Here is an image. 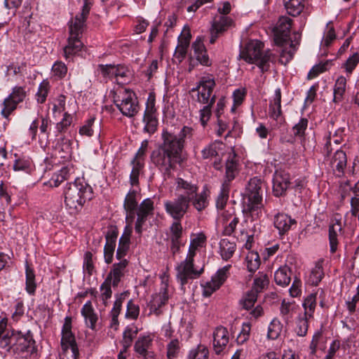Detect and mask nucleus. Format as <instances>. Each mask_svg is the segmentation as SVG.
I'll use <instances>...</instances> for the list:
<instances>
[{"label": "nucleus", "instance_id": "f257e3e1", "mask_svg": "<svg viewBox=\"0 0 359 359\" xmlns=\"http://www.w3.org/2000/svg\"><path fill=\"white\" fill-rule=\"evenodd\" d=\"M193 135L194 130L188 126H184L178 134L163 130V142L152 151L150 158L164 178H169L177 165L182 162L185 140L191 138Z\"/></svg>", "mask_w": 359, "mask_h": 359}, {"label": "nucleus", "instance_id": "f03ea898", "mask_svg": "<svg viewBox=\"0 0 359 359\" xmlns=\"http://www.w3.org/2000/svg\"><path fill=\"white\" fill-rule=\"evenodd\" d=\"M92 4V0H84L81 13L76 15L74 19L69 22V36L67 44L63 48L64 57L66 60L72 59L83 46V43L80 40V36L83 33L86 20Z\"/></svg>", "mask_w": 359, "mask_h": 359}, {"label": "nucleus", "instance_id": "7ed1b4c3", "mask_svg": "<svg viewBox=\"0 0 359 359\" xmlns=\"http://www.w3.org/2000/svg\"><path fill=\"white\" fill-rule=\"evenodd\" d=\"M93 189L83 178H76L65 191V203L72 211L81 210L87 201L93 198Z\"/></svg>", "mask_w": 359, "mask_h": 359}, {"label": "nucleus", "instance_id": "20e7f679", "mask_svg": "<svg viewBox=\"0 0 359 359\" xmlns=\"http://www.w3.org/2000/svg\"><path fill=\"white\" fill-rule=\"evenodd\" d=\"M176 196H183L184 200L192 205L199 212L208 205V194L206 191L198 193V187L182 178L176 180Z\"/></svg>", "mask_w": 359, "mask_h": 359}, {"label": "nucleus", "instance_id": "39448f33", "mask_svg": "<svg viewBox=\"0 0 359 359\" xmlns=\"http://www.w3.org/2000/svg\"><path fill=\"white\" fill-rule=\"evenodd\" d=\"M264 43L258 40H251L241 52V57L248 63H255L262 72L270 67L271 53L269 50H263Z\"/></svg>", "mask_w": 359, "mask_h": 359}, {"label": "nucleus", "instance_id": "423d86ee", "mask_svg": "<svg viewBox=\"0 0 359 359\" xmlns=\"http://www.w3.org/2000/svg\"><path fill=\"white\" fill-rule=\"evenodd\" d=\"M262 182L258 177L251 178L245 188L243 197V209L250 215L258 217L263 207L262 204Z\"/></svg>", "mask_w": 359, "mask_h": 359}, {"label": "nucleus", "instance_id": "0eeeda50", "mask_svg": "<svg viewBox=\"0 0 359 359\" xmlns=\"http://www.w3.org/2000/svg\"><path fill=\"white\" fill-rule=\"evenodd\" d=\"M238 164L236 158V155H229L225 165V176L222 184L221 191L216 201L217 209H223L228 201L231 187V182L233 180L238 173Z\"/></svg>", "mask_w": 359, "mask_h": 359}, {"label": "nucleus", "instance_id": "6e6552de", "mask_svg": "<svg viewBox=\"0 0 359 359\" xmlns=\"http://www.w3.org/2000/svg\"><path fill=\"white\" fill-rule=\"evenodd\" d=\"M115 105L127 117H133L139 111L140 107L135 94L129 89H123L114 97Z\"/></svg>", "mask_w": 359, "mask_h": 359}, {"label": "nucleus", "instance_id": "1a4fd4ad", "mask_svg": "<svg viewBox=\"0 0 359 359\" xmlns=\"http://www.w3.org/2000/svg\"><path fill=\"white\" fill-rule=\"evenodd\" d=\"M176 278L183 286L188 283L189 280L196 279L203 273V266L198 269L194 266V260L186 258L176 266Z\"/></svg>", "mask_w": 359, "mask_h": 359}, {"label": "nucleus", "instance_id": "9d476101", "mask_svg": "<svg viewBox=\"0 0 359 359\" xmlns=\"http://www.w3.org/2000/svg\"><path fill=\"white\" fill-rule=\"evenodd\" d=\"M190 203L184 200L183 196L176 197L172 200L164 201L165 212L174 220L180 221L187 212Z\"/></svg>", "mask_w": 359, "mask_h": 359}, {"label": "nucleus", "instance_id": "9b49d317", "mask_svg": "<svg viewBox=\"0 0 359 359\" xmlns=\"http://www.w3.org/2000/svg\"><path fill=\"white\" fill-rule=\"evenodd\" d=\"M215 86V82L213 78L210 76H203L201 79L196 88H192L191 91H197V101L203 104H209L213 95L212 90Z\"/></svg>", "mask_w": 359, "mask_h": 359}, {"label": "nucleus", "instance_id": "f8f14e48", "mask_svg": "<svg viewBox=\"0 0 359 359\" xmlns=\"http://www.w3.org/2000/svg\"><path fill=\"white\" fill-rule=\"evenodd\" d=\"M61 345L65 351L71 349L72 355H79V349L76 343L74 335L72 332V318L67 316L62 329Z\"/></svg>", "mask_w": 359, "mask_h": 359}, {"label": "nucleus", "instance_id": "ddd939ff", "mask_svg": "<svg viewBox=\"0 0 359 359\" xmlns=\"http://www.w3.org/2000/svg\"><path fill=\"white\" fill-rule=\"evenodd\" d=\"M292 20L287 16H281L274 28V41L278 46H284L289 42Z\"/></svg>", "mask_w": 359, "mask_h": 359}, {"label": "nucleus", "instance_id": "4468645a", "mask_svg": "<svg viewBox=\"0 0 359 359\" xmlns=\"http://www.w3.org/2000/svg\"><path fill=\"white\" fill-rule=\"evenodd\" d=\"M137 220L135 223V231L141 234L142 226L147 219V217L153 215L154 202L150 198L144 199L137 208Z\"/></svg>", "mask_w": 359, "mask_h": 359}, {"label": "nucleus", "instance_id": "2eb2a0df", "mask_svg": "<svg viewBox=\"0 0 359 359\" xmlns=\"http://www.w3.org/2000/svg\"><path fill=\"white\" fill-rule=\"evenodd\" d=\"M232 19L228 16L219 15L216 16L210 29V43H214L217 39L232 25Z\"/></svg>", "mask_w": 359, "mask_h": 359}, {"label": "nucleus", "instance_id": "dca6fc26", "mask_svg": "<svg viewBox=\"0 0 359 359\" xmlns=\"http://www.w3.org/2000/svg\"><path fill=\"white\" fill-rule=\"evenodd\" d=\"M144 131L149 135L154 134L158 128V119L156 116L154 100L148 101L144 113Z\"/></svg>", "mask_w": 359, "mask_h": 359}, {"label": "nucleus", "instance_id": "f3484780", "mask_svg": "<svg viewBox=\"0 0 359 359\" xmlns=\"http://www.w3.org/2000/svg\"><path fill=\"white\" fill-rule=\"evenodd\" d=\"M22 101V87L15 86L12 93L6 97L4 102V107L1 110L2 115L7 118L14 111L17 105Z\"/></svg>", "mask_w": 359, "mask_h": 359}, {"label": "nucleus", "instance_id": "a211bd4d", "mask_svg": "<svg viewBox=\"0 0 359 359\" xmlns=\"http://www.w3.org/2000/svg\"><path fill=\"white\" fill-rule=\"evenodd\" d=\"M290 184V175L283 170H276L273 177V192L279 197L285 194Z\"/></svg>", "mask_w": 359, "mask_h": 359}, {"label": "nucleus", "instance_id": "6ab92c4d", "mask_svg": "<svg viewBox=\"0 0 359 359\" xmlns=\"http://www.w3.org/2000/svg\"><path fill=\"white\" fill-rule=\"evenodd\" d=\"M7 319L2 318L0 320V346L2 348L15 344L18 339L21 338V332L16 333L14 330L4 334L7 327Z\"/></svg>", "mask_w": 359, "mask_h": 359}, {"label": "nucleus", "instance_id": "aec40b11", "mask_svg": "<svg viewBox=\"0 0 359 359\" xmlns=\"http://www.w3.org/2000/svg\"><path fill=\"white\" fill-rule=\"evenodd\" d=\"M118 235V232L116 229H110L106 233V243L104 248V260L107 264L112 262Z\"/></svg>", "mask_w": 359, "mask_h": 359}, {"label": "nucleus", "instance_id": "412c9836", "mask_svg": "<svg viewBox=\"0 0 359 359\" xmlns=\"http://www.w3.org/2000/svg\"><path fill=\"white\" fill-rule=\"evenodd\" d=\"M229 332L224 327H217L213 333V348L217 354H219L228 344Z\"/></svg>", "mask_w": 359, "mask_h": 359}, {"label": "nucleus", "instance_id": "4be33fe9", "mask_svg": "<svg viewBox=\"0 0 359 359\" xmlns=\"http://www.w3.org/2000/svg\"><path fill=\"white\" fill-rule=\"evenodd\" d=\"M273 223L279 234L284 235L290 231L293 224H296V221L287 214L278 213L275 216Z\"/></svg>", "mask_w": 359, "mask_h": 359}, {"label": "nucleus", "instance_id": "5701e85b", "mask_svg": "<svg viewBox=\"0 0 359 359\" xmlns=\"http://www.w3.org/2000/svg\"><path fill=\"white\" fill-rule=\"evenodd\" d=\"M346 163V153L341 150L336 151L330 162L332 168L337 176H341L344 174Z\"/></svg>", "mask_w": 359, "mask_h": 359}, {"label": "nucleus", "instance_id": "b1692460", "mask_svg": "<svg viewBox=\"0 0 359 359\" xmlns=\"http://www.w3.org/2000/svg\"><path fill=\"white\" fill-rule=\"evenodd\" d=\"M131 233L132 229L129 226H126L118 241V246L116 254V257L117 259H123V257L126 255L130 248Z\"/></svg>", "mask_w": 359, "mask_h": 359}, {"label": "nucleus", "instance_id": "393cba45", "mask_svg": "<svg viewBox=\"0 0 359 359\" xmlns=\"http://www.w3.org/2000/svg\"><path fill=\"white\" fill-rule=\"evenodd\" d=\"M81 313L85 319L86 326L91 330H95L98 317L97 313L95 312L90 301H88L83 306Z\"/></svg>", "mask_w": 359, "mask_h": 359}, {"label": "nucleus", "instance_id": "a878e982", "mask_svg": "<svg viewBox=\"0 0 359 359\" xmlns=\"http://www.w3.org/2000/svg\"><path fill=\"white\" fill-rule=\"evenodd\" d=\"M342 226L339 220L332 221L329 226L330 251L334 253L337 249L338 237L341 234Z\"/></svg>", "mask_w": 359, "mask_h": 359}, {"label": "nucleus", "instance_id": "bb28decb", "mask_svg": "<svg viewBox=\"0 0 359 359\" xmlns=\"http://www.w3.org/2000/svg\"><path fill=\"white\" fill-rule=\"evenodd\" d=\"M119 262L113 265V269L109 273L113 286H117L121 278L125 274L126 268L128 264L126 259H118Z\"/></svg>", "mask_w": 359, "mask_h": 359}, {"label": "nucleus", "instance_id": "cd10ccee", "mask_svg": "<svg viewBox=\"0 0 359 359\" xmlns=\"http://www.w3.org/2000/svg\"><path fill=\"white\" fill-rule=\"evenodd\" d=\"M37 359L38 353L35 346V341L32 338L30 331L24 335V358Z\"/></svg>", "mask_w": 359, "mask_h": 359}, {"label": "nucleus", "instance_id": "c85d7f7f", "mask_svg": "<svg viewBox=\"0 0 359 359\" xmlns=\"http://www.w3.org/2000/svg\"><path fill=\"white\" fill-rule=\"evenodd\" d=\"M168 299L167 285H164L161 288L159 293L153 297V299L151 302V309L156 313H158V310L168 302Z\"/></svg>", "mask_w": 359, "mask_h": 359}, {"label": "nucleus", "instance_id": "c756f323", "mask_svg": "<svg viewBox=\"0 0 359 359\" xmlns=\"http://www.w3.org/2000/svg\"><path fill=\"white\" fill-rule=\"evenodd\" d=\"M292 271L286 265L280 266L274 273V280L277 285L285 287L291 281Z\"/></svg>", "mask_w": 359, "mask_h": 359}, {"label": "nucleus", "instance_id": "7c9ffc66", "mask_svg": "<svg viewBox=\"0 0 359 359\" xmlns=\"http://www.w3.org/2000/svg\"><path fill=\"white\" fill-rule=\"evenodd\" d=\"M347 80L346 77L340 76L335 81L333 89V102L335 103L341 102L344 100L346 92Z\"/></svg>", "mask_w": 359, "mask_h": 359}, {"label": "nucleus", "instance_id": "2f4dec72", "mask_svg": "<svg viewBox=\"0 0 359 359\" xmlns=\"http://www.w3.org/2000/svg\"><path fill=\"white\" fill-rule=\"evenodd\" d=\"M191 35L187 33L185 34H181L178 37V45L175 49V56L179 58L180 60L184 59L187 55V48L189 46Z\"/></svg>", "mask_w": 359, "mask_h": 359}, {"label": "nucleus", "instance_id": "473e14b6", "mask_svg": "<svg viewBox=\"0 0 359 359\" xmlns=\"http://www.w3.org/2000/svg\"><path fill=\"white\" fill-rule=\"evenodd\" d=\"M133 166L130 174V184L133 187L139 185V177L143 170L144 163L142 160L133 159L131 161Z\"/></svg>", "mask_w": 359, "mask_h": 359}, {"label": "nucleus", "instance_id": "72a5a7b5", "mask_svg": "<svg viewBox=\"0 0 359 359\" xmlns=\"http://www.w3.org/2000/svg\"><path fill=\"white\" fill-rule=\"evenodd\" d=\"M152 345V338L149 335H140L134 345L135 353L142 355L149 351Z\"/></svg>", "mask_w": 359, "mask_h": 359}, {"label": "nucleus", "instance_id": "f704fd0d", "mask_svg": "<svg viewBox=\"0 0 359 359\" xmlns=\"http://www.w3.org/2000/svg\"><path fill=\"white\" fill-rule=\"evenodd\" d=\"M236 243L231 242L227 238L221 239L219 241V252L222 258L224 260L229 259L236 250Z\"/></svg>", "mask_w": 359, "mask_h": 359}, {"label": "nucleus", "instance_id": "c9c22d12", "mask_svg": "<svg viewBox=\"0 0 359 359\" xmlns=\"http://www.w3.org/2000/svg\"><path fill=\"white\" fill-rule=\"evenodd\" d=\"M317 306V293L309 294L305 297L302 306L304 310V315L306 317L313 318V314Z\"/></svg>", "mask_w": 359, "mask_h": 359}, {"label": "nucleus", "instance_id": "e433bc0d", "mask_svg": "<svg viewBox=\"0 0 359 359\" xmlns=\"http://www.w3.org/2000/svg\"><path fill=\"white\" fill-rule=\"evenodd\" d=\"M26 287L25 290L29 295H34L37 283L36 282L35 273L33 269L26 265Z\"/></svg>", "mask_w": 359, "mask_h": 359}, {"label": "nucleus", "instance_id": "4c0bfd02", "mask_svg": "<svg viewBox=\"0 0 359 359\" xmlns=\"http://www.w3.org/2000/svg\"><path fill=\"white\" fill-rule=\"evenodd\" d=\"M297 308L298 305L296 304L294 301L290 302L283 299L280 308V314L285 320H288L293 317Z\"/></svg>", "mask_w": 359, "mask_h": 359}, {"label": "nucleus", "instance_id": "58836bf2", "mask_svg": "<svg viewBox=\"0 0 359 359\" xmlns=\"http://www.w3.org/2000/svg\"><path fill=\"white\" fill-rule=\"evenodd\" d=\"M138 329L135 325L128 326L123 333L122 344L123 351H127L128 348L131 346L133 339L137 336Z\"/></svg>", "mask_w": 359, "mask_h": 359}, {"label": "nucleus", "instance_id": "ea45409f", "mask_svg": "<svg viewBox=\"0 0 359 359\" xmlns=\"http://www.w3.org/2000/svg\"><path fill=\"white\" fill-rule=\"evenodd\" d=\"M284 2L287 12L292 16L299 15L304 8L303 0H290Z\"/></svg>", "mask_w": 359, "mask_h": 359}, {"label": "nucleus", "instance_id": "a19ab883", "mask_svg": "<svg viewBox=\"0 0 359 359\" xmlns=\"http://www.w3.org/2000/svg\"><path fill=\"white\" fill-rule=\"evenodd\" d=\"M269 283V279L268 276L263 272H259L254 280L252 290H255L257 293H259L267 287Z\"/></svg>", "mask_w": 359, "mask_h": 359}, {"label": "nucleus", "instance_id": "79ce46f5", "mask_svg": "<svg viewBox=\"0 0 359 359\" xmlns=\"http://www.w3.org/2000/svg\"><path fill=\"white\" fill-rule=\"evenodd\" d=\"M283 325L278 318H273L268 327L267 337L269 339H276L280 336Z\"/></svg>", "mask_w": 359, "mask_h": 359}, {"label": "nucleus", "instance_id": "37998d69", "mask_svg": "<svg viewBox=\"0 0 359 359\" xmlns=\"http://www.w3.org/2000/svg\"><path fill=\"white\" fill-rule=\"evenodd\" d=\"M311 317L299 316L296 321L295 332L299 337H304L306 335L309 328V320Z\"/></svg>", "mask_w": 359, "mask_h": 359}, {"label": "nucleus", "instance_id": "c03bdc74", "mask_svg": "<svg viewBox=\"0 0 359 359\" xmlns=\"http://www.w3.org/2000/svg\"><path fill=\"white\" fill-rule=\"evenodd\" d=\"M246 265L250 272H255L260 265V258L257 252H249L245 258Z\"/></svg>", "mask_w": 359, "mask_h": 359}, {"label": "nucleus", "instance_id": "a18cd8bd", "mask_svg": "<svg viewBox=\"0 0 359 359\" xmlns=\"http://www.w3.org/2000/svg\"><path fill=\"white\" fill-rule=\"evenodd\" d=\"M324 276L323 266L320 263H317L312 269L309 277V283L313 285H317Z\"/></svg>", "mask_w": 359, "mask_h": 359}, {"label": "nucleus", "instance_id": "49530a36", "mask_svg": "<svg viewBox=\"0 0 359 359\" xmlns=\"http://www.w3.org/2000/svg\"><path fill=\"white\" fill-rule=\"evenodd\" d=\"M215 102V95H213L210 100V102L209 104H205L206 105L204 106L201 109H200V121L203 127H205L208 122L211 114V108L212 105Z\"/></svg>", "mask_w": 359, "mask_h": 359}, {"label": "nucleus", "instance_id": "de8ad7c7", "mask_svg": "<svg viewBox=\"0 0 359 359\" xmlns=\"http://www.w3.org/2000/svg\"><path fill=\"white\" fill-rule=\"evenodd\" d=\"M359 64V53H353L347 58L342 65L348 76H350L357 65Z\"/></svg>", "mask_w": 359, "mask_h": 359}, {"label": "nucleus", "instance_id": "09e8293b", "mask_svg": "<svg viewBox=\"0 0 359 359\" xmlns=\"http://www.w3.org/2000/svg\"><path fill=\"white\" fill-rule=\"evenodd\" d=\"M136 196L137 191L135 190L129 191L124 200L123 207L125 210H133L137 209L138 205Z\"/></svg>", "mask_w": 359, "mask_h": 359}, {"label": "nucleus", "instance_id": "8fccbe9b", "mask_svg": "<svg viewBox=\"0 0 359 359\" xmlns=\"http://www.w3.org/2000/svg\"><path fill=\"white\" fill-rule=\"evenodd\" d=\"M208 349L204 345H198L196 348L192 349L189 355V359H208Z\"/></svg>", "mask_w": 359, "mask_h": 359}, {"label": "nucleus", "instance_id": "3c124183", "mask_svg": "<svg viewBox=\"0 0 359 359\" xmlns=\"http://www.w3.org/2000/svg\"><path fill=\"white\" fill-rule=\"evenodd\" d=\"M257 294L258 293H257L256 292H255V290H252V289L251 290L248 292L241 301L243 307L247 310L253 307L255 303L257 301Z\"/></svg>", "mask_w": 359, "mask_h": 359}, {"label": "nucleus", "instance_id": "603ef678", "mask_svg": "<svg viewBox=\"0 0 359 359\" xmlns=\"http://www.w3.org/2000/svg\"><path fill=\"white\" fill-rule=\"evenodd\" d=\"M116 67L114 65H99L97 71L105 79L115 78Z\"/></svg>", "mask_w": 359, "mask_h": 359}, {"label": "nucleus", "instance_id": "864d4df0", "mask_svg": "<svg viewBox=\"0 0 359 359\" xmlns=\"http://www.w3.org/2000/svg\"><path fill=\"white\" fill-rule=\"evenodd\" d=\"M57 149H58L59 152L63 153L60 156L61 158H68L72 152L70 140L66 138H61L58 141Z\"/></svg>", "mask_w": 359, "mask_h": 359}, {"label": "nucleus", "instance_id": "5fc2aeb1", "mask_svg": "<svg viewBox=\"0 0 359 359\" xmlns=\"http://www.w3.org/2000/svg\"><path fill=\"white\" fill-rule=\"evenodd\" d=\"M308 126V120L306 118H302L297 123L292 127L293 135L295 137H302L304 136L305 130Z\"/></svg>", "mask_w": 359, "mask_h": 359}, {"label": "nucleus", "instance_id": "6e6d98bb", "mask_svg": "<svg viewBox=\"0 0 359 359\" xmlns=\"http://www.w3.org/2000/svg\"><path fill=\"white\" fill-rule=\"evenodd\" d=\"M231 265H226L223 268L219 269L217 273L212 278L215 282L220 287L226 280L229 276V271Z\"/></svg>", "mask_w": 359, "mask_h": 359}, {"label": "nucleus", "instance_id": "4d7b16f0", "mask_svg": "<svg viewBox=\"0 0 359 359\" xmlns=\"http://www.w3.org/2000/svg\"><path fill=\"white\" fill-rule=\"evenodd\" d=\"M251 331V325L249 323H244L242 325V328L239 332L236 341L238 344H243L246 342L250 337Z\"/></svg>", "mask_w": 359, "mask_h": 359}, {"label": "nucleus", "instance_id": "13d9d810", "mask_svg": "<svg viewBox=\"0 0 359 359\" xmlns=\"http://www.w3.org/2000/svg\"><path fill=\"white\" fill-rule=\"evenodd\" d=\"M130 76L128 68L124 65H118L116 67L115 78L118 83H125Z\"/></svg>", "mask_w": 359, "mask_h": 359}, {"label": "nucleus", "instance_id": "bf43d9fd", "mask_svg": "<svg viewBox=\"0 0 359 359\" xmlns=\"http://www.w3.org/2000/svg\"><path fill=\"white\" fill-rule=\"evenodd\" d=\"M49 90V83L47 81H43L39 86L36 93L37 101L43 103L46 101Z\"/></svg>", "mask_w": 359, "mask_h": 359}, {"label": "nucleus", "instance_id": "052dcab7", "mask_svg": "<svg viewBox=\"0 0 359 359\" xmlns=\"http://www.w3.org/2000/svg\"><path fill=\"white\" fill-rule=\"evenodd\" d=\"M170 230V240H180L182 235V226L180 221H176L171 224Z\"/></svg>", "mask_w": 359, "mask_h": 359}, {"label": "nucleus", "instance_id": "680f3d73", "mask_svg": "<svg viewBox=\"0 0 359 359\" xmlns=\"http://www.w3.org/2000/svg\"><path fill=\"white\" fill-rule=\"evenodd\" d=\"M65 101L66 97L65 96L61 95H60L57 100H55V102L53 103V113L54 116H57V115H60L62 112H63L65 109Z\"/></svg>", "mask_w": 359, "mask_h": 359}, {"label": "nucleus", "instance_id": "e2e57ef3", "mask_svg": "<svg viewBox=\"0 0 359 359\" xmlns=\"http://www.w3.org/2000/svg\"><path fill=\"white\" fill-rule=\"evenodd\" d=\"M328 65L329 63L326 62L325 63H320L313 66L307 75L308 79H313L320 74L325 72L327 69Z\"/></svg>", "mask_w": 359, "mask_h": 359}, {"label": "nucleus", "instance_id": "0e129e2a", "mask_svg": "<svg viewBox=\"0 0 359 359\" xmlns=\"http://www.w3.org/2000/svg\"><path fill=\"white\" fill-rule=\"evenodd\" d=\"M167 356L169 359H173L177 356L180 350V342L177 339L172 340L167 346Z\"/></svg>", "mask_w": 359, "mask_h": 359}, {"label": "nucleus", "instance_id": "69168bd1", "mask_svg": "<svg viewBox=\"0 0 359 359\" xmlns=\"http://www.w3.org/2000/svg\"><path fill=\"white\" fill-rule=\"evenodd\" d=\"M95 118L94 117L90 118L86 123L80 128L79 133L81 135H86L91 137L93 135V125L95 122Z\"/></svg>", "mask_w": 359, "mask_h": 359}, {"label": "nucleus", "instance_id": "338daca9", "mask_svg": "<svg viewBox=\"0 0 359 359\" xmlns=\"http://www.w3.org/2000/svg\"><path fill=\"white\" fill-rule=\"evenodd\" d=\"M140 313V308L137 305H136L132 300H130L127 304V311L126 316L128 318H130L132 319H136Z\"/></svg>", "mask_w": 359, "mask_h": 359}, {"label": "nucleus", "instance_id": "774afa93", "mask_svg": "<svg viewBox=\"0 0 359 359\" xmlns=\"http://www.w3.org/2000/svg\"><path fill=\"white\" fill-rule=\"evenodd\" d=\"M340 347V341L337 339L333 340L327 350V353L325 355V359H334L337 352L339 350Z\"/></svg>", "mask_w": 359, "mask_h": 359}]
</instances>
